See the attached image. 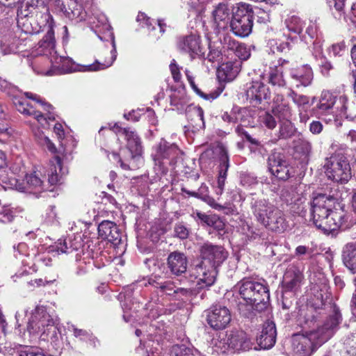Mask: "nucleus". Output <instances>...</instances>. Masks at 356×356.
<instances>
[{"label": "nucleus", "mask_w": 356, "mask_h": 356, "mask_svg": "<svg viewBox=\"0 0 356 356\" xmlns=\"http://www.w3.org/2000/svg\"><path fill=\"white\" fill-rule=\"evenodd\" d=\"M137 21L142 23V26H146L149 27L151 25L149 18L143 13H139L137 18Z\"/></svg>", "instance_id": "nucleus-64"}, {"label": "nucleus", "mask_w": 356, "mask_h": 356, "mask_svg": "<svg viewBox=\"0 0 356 356\" xmlns=\"http://www.w3.org/2000/svg\"><path fill=\"white\" fill-rule=\"evenodd\" d=\"M287 96L297 106L298 111H306L311 106L309 104V97L307 95L298 94L291 89Z\"/></svg>", "instance_id": "nucleus-38"}, {"label": "nucleus", "mask_w": 356, "mask_h": 356, "mask_svg": "<svg viewBox=\"0 0 356 356\" xmlns=\"http://www.w3.org/2000/svg\"><path fill=\"white\" fill-rule=\"evenodd\" d=\"M231 349L234 350H248L252 348V343L248 334L241 330L232 331L228 334V341Z\"/></svg>", "instance_id": "nucleus-27"}, {"label": "nucleus", "mask_w": 356, "mask_h": 356, "mask_svg": "<svg viewBox=\"0 0 356 356\" xmlns=\"http://www.w3.org/2000/svg\"><path fill=\"white\" fill-rule=\"evenodd\" d=\"M274 101L277 104L273 108L275 114L277 115L280 119L286 121L280 128V135L282 138H287L290 136L291 131H286V129H292L289 122L293 115L292 109L288 103L284 102V97L282 95H277L275 97Z\"/></svg>", "instance_id": "nucleus-15"}, {"label": "nucleus", "mask_w": 356, "mask_h": 356, "mask_svg": "<svg viewBox=\"0 0 356 356\" xmlns=\"http://www.w3.org/2000/svg\"><path fill=\"white\" fill-rule=\"evenodd\" d=\"M83 245L81 236L78 234L65 239H59L55 244L51 246V251H56L58 253L70 254L73 251H78L82 248Z\"/></svg>", "instance_id": "nucleus-23"}, {"label": "nucleus", "mask_w": 356, "mask_h": 356, "mask_svg": "<svg viewBox=\"0 0 356 356\" xmlns=\"http://www.w3.org/2000/svg\"><path fill=\"white\" fill-rule=\"evenodd\" d=\"M259 122L269 129H273L277 125L275 118L267 112H264L259 115Z\"/></svg>", "instance_id": "nucleus-47"}, {"label": "nucleus", "mask_w": 356, "mask_h": 356, "mask_svg": "<svg viewBox=\"0 0 356 356\" xmlns=\"http://www.w3.org/2000/svg\"><path fill=\"white\" fill-rule=\"evenodd\" d=\"M44 223L47 225H54L58 224L57 213L54 206H49L46 210V213L44 216Z\"/></svg>", "instance_id": "nucleus-44"}, {"label": "nucleus", "mask_w": 356, "mask_h": 356, "mask_svg": "<svg viewBox=\"0 0 356 356\" xmlns=\"http://www.w3.org/2000/svg\"><path fill=\"white\" fill-rule=\"evenodd\" d=\"M170 104L173 107V110L178 112L185 111L188 105V98L184 88L171 89L170 95Z\"/></svg>", "instance_id": "nucleus-32"}, {"label": "nucleus", "mask_w": 356, "mask_h": 356, "mask_svg": "<svg viewBox=\"0 0 356 356\" xmlns=\"http://www.w3.org/2000/svg\"><path fill=\"white\" fill-rule=\"evenodd\" d=\"M98 233L101 238L117 245L121 241V232L117 225L108 220L102 222L98 226Z\"/></svg>", "instance_id": "nucleus-26"}, {"label": "nucleus", "mask_w": 356, "mask_h": 356, "mask_svg": "<svg viewBox=\"0 0 356 356\" xmlns=\"http://www.w3.org/2000/svg\"><path fill=\"white\" fill-rule=\"evenodd\" d=\"M235 293L257 311H262L268 305L270 294L268 287L264 284L250 278H243L233 288Z\"/></svg>", "instance_id": "nucleus-6"}, {"label": "nucleus", "mask_w": 356, "mask_h": 356, "mask_svg": "<svg viewBox=\"0 0 356 356\" xmlns=\"http://www.w3.org/2000/svg\"><path fill=\"white\" fill-rule=\"evenodd\" d=\"M213 343L215 350L218 353H226L231 350L229 341H228V334L223 338L213 339Z\"/></svg>", "instance_id": "nucleus-42"}, {"label": "nucleus", "mask_w": 356, "mask_h": 356, "mask_svg": "<svg viewBox=\"0 0 356 356\" xmlns=\"http://www.w3.org/2000/svg\"><path fill=\"white\" fill-rule=\"evenodd\" d=\"M309 130L314 134H318L323 130V124L319 121H313L310 124Z\"/></svg>", "instance_id": "nucleus-62"}, {"label": "nucleus", "mask_w": 356, "mask_h": 356, "mask_svg": "<svg viewBox=\"0 0 356 356\" xmlns=\"http://www.w3.org/2000/svg\"><path fill=\"white\" fill-rule=\"evenodd\" d=\"M235 54L241 60H247L250 56L248 48L243 44H239L236 47Z\"/></svg>", "instance_id": "nucleus-52"}, {"label": "nucleus", "mask_w": 356, "mask_h": 356, "mask_svg": "<svg viewBox=\"0 0 356 356\" xmlns=\"http://www.w3.org/2000/svg\"><path fill=\"white\" fill-rule=\"evenodd\" d=\"M323 168L327 178L337 183L346 184L352 177L349 161L340 151L325 159Z\"/></svg>", "instance_id": "nucleus-7"}, {"label": "nucleus", "mask_w": 356, "mask_h": 356, "mask_svg": "<svg viewBox=\"0 0 356 356\" xmlns=\"http://www.w3.org/2000/svg\"><path fill=\"white\" fill-rule=\"evenodd\" d=\"M95 19L97 21V24L95 25L96 27H100L102 26V29L104 30L109 31V37H110V38H111V35L112 34L113 36V38L115 39L113 33L110 31H111V26L108 23V20H107L106 17L105 15H100L97 17H95ZM111 40L112 41V39H111Z\"/></svg>", "instance_id": "nucleus-53"}, {"label": "nucleus", "mask_w": 356, "mask_h": 356, "mask_svg": "<svg viewBox=\"0 0 356 356\" xmlns=\"http://www.w3.org/2000/svg\"><path fill=\"white\" fill-rule=\"evenodd\" d=\"M111 36L112 39V49L110 51H108V49L106 50L107 53L110 54V57L108 58H105L103 62L100 63L98 60H95V62L91 65L80 66L78 64H76L69 57L61 56L58 54H56L53 55L51 58V63L52 67L54 68L55 72H51V71H41L40 73L47 75H52L54 74H58L72 73L76 71L94 72L104 70L111 66L116 59L117 51L113 36L112 34Z\"/></svg>", "instance_id": "nucleus-4"}, {"label": "nucleus", "mask_w": 356, "mask_h": 356, "mask_svg": "<svg viewBox=\"0 0 356 356\" xmlns=\"http://www.w3.org/2000/svg\"><path fill=\"white\" fill-rule=\"evenodd\" d=\"M193 295V291L192 290L177 287L175 296L177 297V298H182L183 297H185L186 300H189V298Z\"/></svg>", "instance_id": "nucleus-59"}, {"label": "nucleus", "mask_w": 356, "mask_h": 356, "mask_svg": "<svg viewBox=\"0 0 356 356\" xmlns=\"http://www.w3.org/2000/svg\"><path fill=\"white\" fill-rule=\"evenodd\" d=\"M332 314L324 324L317 330L304 329L305 334H295L292 337V356H309L314 349L327 341L334 334L341 321L339 309L331 306Z\"/></svg>", "instance_id": "nucleus-2"}, {"label": "nucleus", "mask_w": 356, "mask_h": 356, "mask_svg": "<svg viewBox=\"0 0 356 356\" xmlns=\"http://www.w3.org/2000/svg\"><path fill=\"white\" fill-rule=\"evenodd\" d=\"M26 97L35 100L39 106H41L44 111H47L50 113L51 109V105L42 101L39 97L31 92H25ZM13 103L17 110L21 113L33 117L43 127H46L48 125V120H54V117L49 113L47 116H44L41 111H37L36 107L30 105L24 99L19 97H15L13 100Z\"/></svg>", "instance_id": "nucleus-9"}, {"label": "nucleus", "mask_w": 356, "mask_h": 356, "mask_svg": "<svg viewBox=\"0 0 356 356\" xmlns=\"http://www.w3.org/2000/svg\"><path fill=\"white\" fill-rule=\"evenodd\" d=\"M334 104H336L337 115L341 117L349 118L352 113L350 111L348 100L346 96L341 95L337 99L329 91H323L319 102L316 106V109L318 114H323L326 112H329L330 110L332 109Z\"/></svg>", "instance_id": "nucleus-10"}, {"label": "nucleus", "mask_w": 356, "mask_h": 356, "mask_svg": "<svg viewBox=\"0 0 356 356\" xmlns=\"http://www.w3.org/2000/svg\"><path fill=\"white\" fill-rule=\"evenodd\" d=\"M195 349L187 348L184 346H175L173 347L172 353L176 356H191Z\"/></svg>", "instance_id": "nucleus-54"}, {"label": "nucleus", "mask_w": 356, "mask_h": 356, "mask_svg": "<svg viewBox=\"0 0 356 356\" xmlns=\"http://www.w3.org/2000/svg\"><path fill=\"white\" fill-rule=\"evenodd\" d=\"M175 236L181 239L186 238L188 236V229L182 224H177L175 227Z\"/></svg>", "instance_id": "nucleus-55"}, {"label": "nucleus", "mask_w": 356, "mask_h": 356, "mask_svg": "<svg viewBox=\"0 0 356 356\" xmlns=\"http://www.w3.org/2000/svg\"><path fill=\"white\" fill-rule=\"evenodd\" d=\"M250 12L252 14V20L256 17L257 22L260 24H266L269 21V15L264 10L255 7L254 8L250 6Z\"/></svg>", "instance_id": "nucleus-45"}, {"label": "nucleus", "mask_w": 356, "mask_h": 356, "mask_svg": "<svg viewBox=\"0 0 356 356\" xmlns=\"http://www.w3.org/2000/svg\"><path fill=\"white\" fill-rule=\"evenodd\" d=\"M234 114V123L250 122L248 118L250 117V111L246 108H236L233 109Z\"/></svg>", "instance_id": "nucleus-43"}, {"label": "nucleus", "mask_w": 356, "mask_h": 356, "mask_svg": "<svg viewBox=\"0 0 356 356\" xmlns=\"http://www.w3.org/2000/svg\"><path fill=\"white\" fill-rule=\"evenodd\" d=\"M268 164L271 174L278 179L284 180L290 177L289 164L281 154L272 153L268 157Z\"/></svg>", "instance_id": "nucleus-18"}, {"label": "nucleus", "mask_w": 356, "mask_h": 356, "mask_svg": "<svg viewBox=\"0 0 356 356\" xmlns=\"http://www.w3.org/2000/svg\"><path fill=\"white\" fill-rule=\"evenodd\" d=\"M252 209L257 220L268 229L282 233L287 229L283 211L267 200H255L252 203Z\"/></svg>", "instance_id": "nucleus-5"}, {"label": "nucleus", "mask_w": 356, "mask_h": 356, "mask_svg": "<svg viewBox=\"0 0 356 356\" xmlns=\"http://www.w3.org/2000/svg\"><path fill=\"white\" fill-rule=\"evenodd\" d=\"M195 214L197 218L204 225L213 227L218 230H222L224 227L223 222L215 214L207 215L200 211H197Z\"/></svg>", "instance_id": "nucleus-37"}, {"label": "nucleus", "mask_w": 356, "mask_h": 356, "mask_svg": "<svg viewBox=\"0 0 356 356\" xmlns=\"http://www.w3.org/2000/svg\"><path fill=\"white\" fill-rule=\"evenodd\" d=\"M282 69L276 67L271 69L268 75V82L273 86L284 87L286 85L285 80L283 78Z\"/></svg>", "instance_id": "nucleus-40"}, {"label": "nucleus", "mask_w": 356, "mask_h": 356, "mask_svg": "<svg viewBox=\"0 0 356 356\" xmlns=\"http://www.w3.org/2000/svg\"><path fill=\"white\" fill-rule=\"evenodd\" d=\"M229 167V163L228 154L224 149H222L220 156V170L217 179V185L215 186V193L218 195H221L224 191L225 180L227 178V172Z\"/></svg>", "instance_id": "nucleus-33"}, {"label": "nucleus", "mask_w": 356, "mask_h": 356, "mask_svg": "<svg viewBox=\"0 0 356 356\" xmlns=\"http://www.w3.org/2000/svg\"><path fill=\"white\" fill-rule=\"evenodd\" d=\"M15 216V210L9 207H3L0 211V222L2 223L11 222Z\"/></svg>", "instance_id": "nucleus-46"}, {"label": "nucleus", "mask_w": 356, "mask_h": 356, "mask_svg": "<svg viewBox=\"0 0 356 356\" xmlns=\"http://www.w3.org/2000/svg\"><path fill=\"white\" fill-rule=\"evenodd\" d=\"M184 192H185L186 193L188 194L191 196L203 200L207 195H209V188L206 184H202L197 190V191H189L184 190Z\"/></svg>", "instance_id": "nucleus-49"}, {"label": "nucleus", "mask_w": 356, "mask_h": 356, "mask_svg": "<svg viewBox=\"0 0 356 356\" xmlns=\"http://www.w3.org/2000/svg\"><path fill=\"white\" fill-rule=\"evenodd\" d=\"M188 115L191 118V125L193 128L196 130L204 128V111L201 107H191Z\"/></svg>", "instance_id": "nucleus-35"}, {"label": "nucleus", "mask_w": 356, "mask_h": 356, "mask_svg": "<svg viewBox=\"0 0 356 356\" xmlns=\"http://www.w3.org/2000/svg\"><path fill=\"white\" fill-rule=\"evenodd\" d=\"M170 72L172 75V78L176 82H179L181 79V74L178 65L176 64L175 60H172L170 65Z\"/></svg>", "instance_id": "nucleus-57"}, {"label": "nucleus", "mask_w": 356, "mask_h": 356, "mask_svg": "<svg viewBox=\"0 0 356 356\" xmlns=\"http://www.w3.org/2000/svg\"><path fill=\"white\" fill-rule=\"evenodd\" d=\"M35 51L36 55L47 56L50 63L52 56L58 54L55 50V39L53 30L50 29L47 32L43 38L38 42Z\"/></svg>", "instance_id": "nucleus-28"}, {"label": "nucleus", "mask_w": 356, "mask_h": 356, "mask_svg": "<svg viewBox=\"0 0 356 356\" xmlns=\"http://www.w3.org/2000/svg\"><path fill=\"white\" fill-rule=\"evenodd\" d=\"M241 183L244 186H251L256 184L257 183V178L253 176L246 175L242 177Z\"/></svg>", "instance_id": "nucleus-63"}, {"label": "nucleus", "mask_w": 356, "mask_h": 356, "mask_svg": "<svg viewBox=\"0 0 356 356\" xmlns=\"http://www.w3.org/2000/svg\"><path fill=\"white\" fill-rule=\"evenodd\" d=\"M230 11L227 4L225 3H218L212 12V16L215 24L219 29H224L227 27L231 22Z\"/></svg>", "instance_id": "nucleus-30"}, {"label": "nucleus", "mask_w": 356, "mask_h": 356, "mask_svg": "<svg viewBox=\"0 0 356 356\" xmlns=\"http://www.w3.org/2000/svg\"><path fill=\"white\" fill-rule=\"evenodd\" d=\"M48 182L54 186L61 182L63 177L68 172L67 168L62 164L59 156H56L50 160L47 170Z\"/></svg>", "instance_id": "nucleus-22"}, {"label": "nucleus", "mask_w": 356, "mask_h": 356, "mask_svg": "<svg viewBox=\"0 0 356 356\" xmlns=\"http://www.w3.org/2000/svg\"><path fill=\"white\" fill-rule=\"evenodd\" d=\"M19 356H52L51 355H44L42 352L40 351L37 348H29L26 350H22Z\"/></svg>", "instance_id": "nucleus-56"}, {"label": "nucleus", "mask_w": 356, "mask_h": 356, "mask_svg": "<svg viewBox=\"0 0 356 356\" xmlns=\"http://www.w3.org/2000/svg\"><path fill=\"white\" fill-rule=\"evenodd\" d=\"M54 318L47 312L45 307L38 306L31 316L27 329L30 333L44 334L54 327Z\"/></svg>", "instance_id": "nucleus-13"}, {"label": "nucleus", "mask_w": 356, "mask_h": 356, "mask_svg": "<svg viewBox=\"0 0 356 356\" xmlns=\"http://www.w3.org/2000/svg\"><path fill=\"white\" fill-rule=\"evenodd\" d=\"M205 202H207L211 207L218 210L221 211L224 209V207L218 204L216 200L210 197L209 195H207L205 198L202 200Z\"/></svg>", "instance_id": "nucleus-60"}, {"label": "nucleus", "mask_w": 356, "mask_h": 356, "mask_svg": "<svg viewBox=\"0 0 356 356\" xmlns=\"http://www.w3.org/2000/svg\"><path fill=\"white\" fill-rule=\"evenodd\" d=\"M252 15L250 5L248 3L241 2L233 8L232 18L229 24L236 35L244 38L250 34L253 26Z\"/></svg>", "instance_id": "nucleus-8"}, {"label": "nucleus", "mask_w": 356, "mask_h": 356, "mask_svg": "<svg viewBox=\"0 0 356 356\" xmlns=\"http://www.w3.org/2000/svg\"><path fill=\"white\" fill-rule=\"evenodd\" d=\"M286 24L289 31L300 34L305 26V22L300 17L293 15L286 20Z\"/></svg>", "instance_id": "nucleus-39"}, {"label": "nucleus", "mask_w": 356, "mask_h": 356, "mask_svg": "<svg viewBox=\"0 0 356 356\" xmlns=\"http://www.w3.org/2000/svg\"><path fill=\"white\" fill-rule=\"evenodd\" d=\"M346 51V47L344 42L334 44L329 49L330 54L334 56H342Z\"/></svg>", "instance_id": "nucleus-50"}, {"label": "nucleus", "mask_w": 356, "mask_h": 356, "mask_svg": "<svg viewBox=\"0 0 356 356\" xmlns=\"http://www.w3.org/2000/svg\"><path fill=\"white\" fill-rule=\"evenodd\" d=\"M317 32V26L315 22L309 21L306 28V33L311 38H314Z\"/></svg>", "instance_id": "nucleus-61"}, {"label": "nucleus", "mask_w": 356, "mask_h": 356, "mask_svg": "<svg viewBox=\"0 0 356 356\" xmlns=\"http://www.w3.org/2000/svg\"><path fill=\"white\" fill-rule=\"evenodd\" d=\"M26 186L24 187L19 182L15 177H8L7 176V184L8 188H13L17 191H24V190L29 191L30 193H38L41 192L44 190L43 181L38 177L36 172L27 175L26 176Z\"/></svg>", "instance_id": "nucleus-17"}, {"label": "nucleus", "mask_w": 356, "mask_h": 356, "mask_svg": "<svg viewBox=\"0 0 356 356\" xmlns=\"http://www.w3.org/2000/svg\"><path fill=\"white\" fill-rule=\"evenodd\" d=\"M276 327L273 322H266L264 324L261 334L257 337V343L261 348H271L276 341Z\"/></svg>", "instance_id": "nucleus-25"}, {"label": "nucleus", "mask_w": 356, "mask_h": 356, "mask_svg": "<svg viewBox=\"0 0 356 356\" xmlns=\"http://www.w3.org/2000/svg\"><path fill=\"white\" fill-rule=\"evenodd\" d=\"M177 45L180 51L189 54L191 58L202 53L200 38L195 35L180 37L177 40Z\"/></svg>", "instance_id": "nucleus-19"}, {"label": "nucleus", "mask_w": 356, "mask_h": 356, "mask_svg": "<svg viewBox=\"0 0 356 356\" xmlns=\"http://www.w3.org/2000/svg\"><path fill=\"white\" fill-rule=\"evenodd\" d=\"M113 129H116V132L124 135L127 140V146L132 155L133 160H137L139 163H143L141 154L143 147L141 140L138 134L129 128H121L115 124Z\"/></svg>", "instance_id": "nucleus-16"}, {"label": "nucleus", "mask_w": 356, "mask_h": 356, "mask_svg": "<svg viewBox=\"0 0 356 356\" xmlns=\"http://www.w3.org/2000/svg\"><path fill=\"white\" fill-rule=\"evenodd\" d=\"M168 266L172 273L179 275L186 271L187 258L183 253L173 252L168 257Z\"/></svg>", "instance_id": "nucleus-31"}, {"label": "nucleus", "mask_w": 356, "mask_h": 356, "mask_svg": "<svg viewBox=\"0 0 356 356\" xmlns=\"http://www.w3.org/2000/svg\"><path fill=\"white\" fill-rule=\"evenodd\" d=\"M181 154L178 146L174 143H170L164 139L154 146L151 157L156 165H158L163 172V165L165 161L170 163L175 162L177 158Z\"/></svg>", "instance_id": "nucleus-11"}, {"label": "nucleus", "mask_w": 356, "mask_h": 356, "mask_svg": "<svg viewBox=\"0 0 356 356\" xmlns=\"http://www.w3.org/2000/svg\"><path fill=\"white\" fill-rule=\"evenodd\" d=\"M337 200L332 195L319 193L311 202V213L314 225L326 234H334L339 229H346L350 225V216L342 207L330 209Z\"/></svg>", "instance_id": "nucleus-1"}, {"label": "nucleus", "mask_w": 356, "mask_h": 356, "mask_svg": "<svg viewBox=\"0 0 356 356\" xmlns=\"http://www.w3.org/2000/svg\"><path fill=\"white\" fill-rule=\"evenodd\" d=\"M57 6L63 12L65 17L70 20L81 22L86 19V13L82 6L74 0H70L67 7L63 3H60V1L58 2Z\"/></svg>", "instance_id": "nucleus-29"}, {"label": "nucleus", "mask_w": 356, "mask_h": 356, "mask_svg": "<svg viewBox=\"0 0 356 356\" xmlns=\"http://www.w3.org/2000/svg\"><path fill=\"white\" fill-rule=\"evenodd\" d=\"M325 305L323 295L321 291H318L314 297H311L308 301L306 309L300 311L298 321L303 329L314 328L316 327V318L313 314V309H322Z\"/></svg>", "instance_id": "nucleus-12"}, {"label": "nucleus", "mask_w": 356, "mask_h": 356, "mask_svg": "<svg viewBox=\"0 0 356 356\" xmlns=\"http://www.w3.org/2000/svg\"><path fill=\"white\" fill-rule=\"evenodd\" d=\"M343 261L352 273H356V243H348L343 248Z\"/></svg>", "instance_id": "nucleus-34"}, {"label": "nucleus", "mask_w": 356, "mask_h": 356, "mask_svg": "<svg viewBox=\"0 0 356 356\" xmlns=\"http://www.w3.org/2000/svg\"><path fill=\"white\" fill-rule=\"evenodd\" d=\"M230 311L225 306L215 305L207 311V322L213 330L225 329L230 323Z\"/></svg>", "instance_id": "nucleus-14"}, {"label": "nucleus", "mask_w": 356, "mask_h": 356, "mask_svg": "<svg viewBox=\"0 0 356 356\" xmlns=\"http://www.w3.org/2000/svg\"><path fill=\"white\" fill-rule=\"evenodd\" d=\"M68 330L70 332H72L74 336L80 340H86L90 337V333L87 330L79 329L74 325L69 326Z\"/></svg>", "instance_id": "nucleus-51"}, {"label": "nucleus", "mask_w": 356, "mask_h": 356, "mask_svg": "<svg viewBox=\"0 0 356 356\" xmlns=\"http://www.w3.org/2000/svg\"><path fill=\"white\" fill-rule=\"evenodd\" d=\"M247 99L250 102L257 106L261 104L262 100L270 97V92L268 87L261 81H252L248 86L245 92Z\"/></svg>", "instance_id": "nucleus-20"}, {"label": "nucleus", "mask_w": 356, "mask_h": 356, "mask_svg": "<svg viewBox=\"0 0 356 356\" xmlns=\"http://www.w3.org/2000/svg\"><path fill=\"white\" fill-rule=\"evenodd\" d=\"M155 286L168 296L176 295L177 290V287L170 281L157 282Z\"/></svg>", "instance_id": "nucleus-48"}, {"label": "nucleus", "mask_w": 356, "mask_h": 356, "mask_svg": "<svg viewBox=\"0 0 356 356\" xmlns=\"http://www.w3.org/2000/svg\"><path fill=\"white\" fill-rule=\"evenodd\" d=\"M292 82L296 88L309 86L313 80V72L308 65L292 69L290 72Z\"/></svg>", "instance_id": "nucleus-24"}, {"label": "nucleus", "mask_w": 356, "mask_h": 356, "mask_svg": "<svg viewBox=\"0 0 356 356\" xmlns=\"http://www.w3.org/2000/svg\"><path fill=\"white\" fill-rule=\"evenodd\" d=\"M304 275L296 266L289 268L283 277V289L285 291L296 292L302 284Z\"/></svg>", "instance_id": "nucleus-21"}, {"label": "nucleus", "mask_w": 356, "mask_h": 356, "mask_svg": "<svg viewBox=\"0 0 356 356\" xmlns=\"http://www.w3.org/2000/svg\"><path fill=\"white\" fill-rule=\"evenodd\" d=\"M185 74H186V78H187V79H188V82L190 83V86L193 89V90L197 95H199L200 96L202 97L205 99H211V100L215 99L216 98H217L218 97L220 93L222 92V90H221L218 92H213V93H210L209 95H205L195 85V81H194V78L192 76L191 72L188 70H185Z\"/></svg>", "instance_id": "nucleus-41"}, {"label": "nucleus", "mask_w": 356, "mask_h": 356, "mask_svg": "<svg viewBox=\"0 0 356 356\" xmlns=\"http://www.w3.org/2000/svg\"><path fill=\"white\" fill-rule=\"evenodd\" d=\"M239 68L236 63L229 61L222 63L218 70L219 76H224L226 81L232 80L238 73Z\"/></svg>", "instance_id": "nucleus-36"}, {"label": "nucleus", "mask_w": 356, "mask_h": 356, "mask_svg": "<svg viewBox=\"0 0 356 356\" xmlns=\"http://www.w3.org/2000/svg\"><path fill=\"white\" fill-rule=\"evenodd\" d=\"M200 251L202 260L195 266L193 275L201 289L214 284L217 275L216 268L226 259L227 253L222 247L209 243H204Z\"/></svg>", "instance_id": "nucleus-3"}, {"label": "nucleus", "mask_w": 356, "mask_h": 356, "mask_svg": "<svg viewBox=\"0 0 356 356\" xmlns=\"http://www.w3.org/2000/svg\"><path fill=\"white\" fill-rule=\"evenodd\" d=\"M312 253V250L305 245H299L296 248L295 250L296 255L299 257L302 255H309L311 257Z\"/></svg>", "instance_id": "nucleus-58"}]
</instances>
